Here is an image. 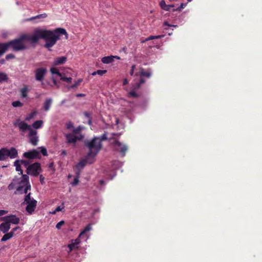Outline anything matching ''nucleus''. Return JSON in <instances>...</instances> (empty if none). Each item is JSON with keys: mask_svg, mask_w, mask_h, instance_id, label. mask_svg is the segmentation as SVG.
Listing matches in <instances>:
<instances>
[{"mask_svg": "<svg viewBox=\"0 0 262 262\" xmlns=\"http://www.w3.org/2000/svg\"><path fill=\"white\" fill-rule=\"evenodd\" d=\"M60 35H64L66 38H68V35L66 30L63 28H57L54 31L40 28L35 29L32 35L23 34L18 38H15L9 41V47L14 52L24 51L28 48V47L25 43V41H29L32 43H36L39 39H42L45 40V47L50 49L59 39Z\"/></svg>", "mask_w": 262, "mask_h": 262, "instance_id": "f257e3e1", "label": "nucleus"}, {"mask_svg": "<svg viewBox=\"0 0 262 262\" xmlns=\"http://www.w3.org/2000/svg\"><path fill=\"white\" fill-rule=\"evenodd\" d=\"M85 145L89 148V151L87 154L89 157L94 159L102 148V143H100L99 137H94L90 141L85 142Z\"/></svg>", "mask_w": 262, "mask_h": 262, "instance_id": "f03ea898", "label": "nucleus"}, {"mask_svg": "<svg viewBox=\"0 0 262 262\" xmlns=\"http://www.w3.org/2000/svg\"><path fill=\"white\" fill-rule=\"evenodd\" d=\"M37 202L31 197V193L26 194L24 198L23 204L27 205L26 210L28 213L31 214L35 210L37 206Z\"/></svg>", "mask_w": 262, "mask_h": 262, "instance_id": "7ed1b4c3", "label": "nucleus"}, {"mask_svg": "<svg viewBox=\"0 0 262 262\" xmlns=\"http://www.w3.org/2000/svg\"><path fill=\"white\" fill-rule=\"evenodd\" d=\"M41 171L40 164L38 162H35L28 166L26 172L28 174L37 177Z\"/></svg>", "mask_w": 262, "mask_h": 262, "instance_id": "20e7f679", "label": "nucleus"}, {"mask_svg": "<svg viewBox=\"0 0 262 262\" xmlns=\"http://www.w3.org/2000/svg\"><path fill=\"white\" fill-rule=\"evenodd\" d=\"M112 144L115 150L119 151L122 157L125 156L126 152L128 149L127 146L126 145L122 144L118 140L116 139L114 140Z\"/></svg>", "mask_w": 262, "mask_h": 262, "instance_id": "39448f33", "label": "nucleus"}, {"mask_svg": "<svg viewBox=\"0 0 262 262\" xmlns=\"http://www.w3.org/2000/svg\"><path fill=\"white\" fill-rule=\"evenodd\" d=\"M35 79L37 81L42 82L47 73L46 68L41 67L37 68L34 72Z\"/></svg>", "mask_w": 262, "mask_h": 262, "instance_id": "423d86ee", "label": "nucleus"}, {"mask_svg": "<svg viewBox=\"0 0 262 262\" xmlns=\"http://www.w3.org/2000/svg\"><path fill=\"white\" fill-rule=\"evenodd\" d=\"M1 221H6L8 224H13L14 225H18L20 222V219L16 216V215L11 214L9 215L1 217Z\"/></svg>", "mask_w": 262, "mask_h": 262, "instance_id": "0eeeda50", "label": "nucleus"}, {"mask_svg": "<svg viewBox=\"0 0 262 262\" xmlns=\"http://www.w3.org/2000/svg\"><path fill=\"white\" fill-rule=\"evenodd\" d=\"M13 124L15 126L18 127L22 132H26L27 130L30 132V129H33L29 125L24 121H21L19 119H17Z\"/></svg>", "mask_w": 262, "mask_h": 262, "instance_id": "6e6552de", "label": "nucleus"}, {"mask_svg": "<svg viewBox=\"0 0 262 262\" xmlns=\"http://www.w3.org/2000/svg\"><path fill=\"white\" fill-rule=\"evenodd\" d=\"M6 159L9 157L10 159H14L18 157V152L15 147H11L10 149L4 147Z\"/></svg>", "mask_w": 262, "mask_h": 262, "instance_id": "1a4fd4ad", "label": "nucleus"}, {"mask_svg": "<svg viewBox=\"0 0 262 262\" xmlns=\"http://www.w3.org/2000/svg\"><path fill=\"white\" fill-rule=\"evenodd\" d=\"M28 136L30 139V143L34 146L36 145L38 142L37 132L34 129H30V132H29Z\"/></svg>", "mask_w": 262, "mask_h": 262, "instance_id": "9d476101", "label": "nucleus"}, {"mask_svg": "<svg viewBox=\"0 0 262 262\" xmlns=\"http://www.w3.org/2000/svg\"><path fill=\"white\" fill-rule=\"evenodd\" d=\"M39 156V152L36 149L31 150L23 154V157L28 159H34Z\"/></svg>", "mask_w": 262, "mask_h": 262, "instance_id": "9b49d317", "label": "nucleus"}, {"mask_svg": "<svg viewBox=\"0 0 262 262\" xmlns=\"http://www.w3.org/2000/svg\"><path fill=\"white\" fill-rule=\"evenodd\" d=\"M94 159H92L91 157L88 158V155H86L84 159L80 160V162L76 165V167L78 169H83L86 163L92 164L94 162Z\"/></svg>", "mask_w": 262, "mask_h": 262, "instance_id": "f8f14e48", "label": "nucleus"}, {"mask_svg": "<svg viewBox=\"0 0 262 262\" xmlns=\"http://www.w3.org/2000/svg\"><path fill=\"white\" fill-rule=\"evenodd\" d=\"M67 142L69 144L75 143L77 140H80L81 138L75 136L73 134H69L66 135Z\"/></svg>", "mask_w": 262, "mask_h": 262, "instance_id": "ddd939ff", "label": "nucleus"}, {"mask_svg": "<svg viewBox=\"0 0 262 262\" xmlns=\"http://www.w3.org/2000/svg\"><path fill=\"white\" fill-rule=\"evenodd\" d=\"M3 222L0 224V232H2L3 233H6L10 229L11 225L8 224L6 221Z\"/></svg>", "mask_w": 262, "mask_h": 262, "instance_id": "4468645a", "label": "nucleus"}, {"mask_svg": "<svg viewBox=\"0 0 262 262\" xmlns=\"http://www.w3.org/2000/svg\"><path fill=\"white\" fill-rule=\"evenodd\" d=\"M67 60V58L66 56H61L55 58L53 63V65L54 66H59L64 64Z\"/></svg>", "mask_w": 262, "mask_h": 262, "instance_id": "2eb2a0df", "label": "nucleus"}, {"mask_svg": "<svg viewBox=\"0 0 262 262\" xmlns=\"http://www.w3.org/2000/svg\"><path fill=\"white\" fill-rule=\"evenodd\" d=\"M9 48V41L6 43L0 42V56L4 54Z\"/></svg>", "mask_w": 262, "mask_h": 262, "instance_id": "dca6fc26", "label": "nucleus"}, {"mask_svg": "<svg viewBox=\"0 0 262 262\" xmlns=\"http://www.w3.org/2000/svg\"><path fill=\"white\" fill-rule=\"evenodd\" d=\"M52 103V99L51 98H47L46 99L43 103V107L45 111H48L51 106Z\"/></svg>", "mask_w": 262, "mask_h": 262, "instance_id": "f3484780", "label": "nucleus"}, {"mask_svg": "<svg viewBox=\"0 0 262 262\" xmlns=\"http://www.w3.org/2000/svg\"><path fill=\"white\" fill-rule=\"evenodd\" d=\"M114 57H114V56L113 55L105 56L101 59V61L103 63L108 64L114 61Z\"/></svg>", "mask_w": 262, "mask_h": 262, "instance_id": "a211bd4d", "label": "nucleus"}, {"mask_svg": "<svg viewBox=\"0 0 262 262\" xmlns=\"http://www.w3.org/2000/svg\"><path fill=\"white\" fill-rule=\"evenodd\" d=\"M29 91V90L28 89V85H25L23 88H21L20 90L21 97L26 98L27 97V94Z\"/></svg>", "mask_w": 262, "mask_h": 262, "instance_id": "6ab92c4d", "label": "nucleus"}, {"mask_svg": "<svg viewBox=\"0 0 262 262\" xmlns=\"http://www.w3.org/2000/svg\"><path fill=\"white\" fill-rule=\"evenodd\" d=\"M4 235L1 238V242H6L10 238H11L14 235H13L12 232H7L6 233H4Z\"/></svg>", "mask_w": 262, "mask_h": 262, "instance_id": "aec40b11", "label": "nucleus"}, {"mask_svg": "<svg viewBox=\"0 0 262 262\" xmlns=\"http://www.w3.org/2000/svg\"><path fill=\"white\" fill-rule=\"evenodd\" d=\"M14 165L15 166L16 170L20 172L19 174H23V170L21 168V164L20 163L19 160H16L14 163Z\"/></svg>", "mask_w": 262, "mask_h": 262, "instance_id": "412c9836", "label": "nucleus"}, {"mask_svg": "<svg viewBox=\"0 0 262 262\" xmlns=\"http://www.w3.org/2000/svg\"><path fill=\"white\" fill-rule=\"evenodd\" d=\"M43 123V121L41 120H37L32 124V126L35 129H38L42 126Z\"/></svg>", "mask_w": 262, "mask_h": 262, "instance_id": "4be33fe9", "label": "nucleus"}, {"mask_svg": "<svg viewBox=\"0 0 262 262\" xmlns=\"http://www.w3.org/2000/svg\"><path fill=\"white\" fill-rule=\"evenodd\" d=\"M164 35H160L157 36L150 35L148 37L146 38L145 40L141 41L142 43H144L146 41H149L150 40L154 39H159L162 37H163Z\"/></svg>", "mask_w": 262, "mask_h": 262, "instance_id": "5701e85b", "label": "nucleus"}, {"mask_svg": "<svg viewBox=\"0 0 262 262\" xmlns=\"http://www.w3.org/2000/svg\"><path fill=\"white\" fill-rule=\"evenodd\" d=\"M47 17V14L46 13H42V14L36 15L35 16L32 17L30 18H28L27 19V20L31 21V20H34L36 19H38V18H45Z\"/></svg>", "mask_w": 262, "mask_h": 262, "instance_id": "b1692460", "label": "nucleus"}, {"mask_svg": "<svg viewBox=\"0 0 262 262\" xmlns=\"http://www.w3.org/2000/svg\"><path fill=\"white\" fill-rule=\"evenodd\" d=\"M151 73L150 72L145 71L143 68L140 69V76L142 77H150Z\"/></svg>", "mask_w": 262, "mask_h": 262, "instance_id": "393cba45", "label": "nucleus"}, {"mask_svg": "<svg viewBox=\"0 0 262 262\" xmlns=\"http://www.w3.org/2000/svg\"><path fill=\"white\" fill-rule=\"evenodd\" d=\"M8 79L7 74L3 72L0 73V83L7 81Z\"/></svg>", "mask_w": 262, "mask_h": 262, "instance_id": "a878e982", "label": "nucleus"}, {"mask_svg": "<svg viewBox=\"0 0 262 262\" xmlns=\"http://www.w3.org/2000/svg\"><path fill=\"white\" fill-rule=\"evenodd\" d=\"M160 6L161 8L164 10L168 11L169 9V6L167 5L164 0L160 2Z\"/></svg>", "mask_w": 262, "mask_h": 262, "instance_id": "bb28decb", "label": "nucleus"}, {"mask_svg": "<svg viewBox=\"0 0 262 262\" xmlns=\"http://www.w3.org/2000/svg\"><path fill=\"white\" fill-rule=\"evenodd\" d=\"M50 72L52 74H56L59 77H61V73L59 72L58 69L56 68L52 67L50 69Z\"/></svg>", "mask_w": 262, "mask_h": 262, "instance_id": "cd10ccee", "label": "nucleus"}, {"mask_svg": "<svg viewBox=\"0 0 262 262\" xmlns=\"http://www.w3.org/2000/svg\"><path fill=\"white\" fill-rule=\"evenodd\" d=\"M92 229L91 225L90 224H88L84 228V229L82 231L80 234L79 235L78 237L80 238L81 236L84 234L86 232L91 230Z\"/></svg>", "mask_w": 262, "mask_h": 262, "instance_id": "c85d7f7f", "label": "nucleus"}, {"mask_svg": "<svg viewBox=\"0 0 262 262\" xmlns=\"http://www.w3.org/2000/svg\"><path fill=\"white\" fill-rule=\"evenodd\" d=\"M6 156L4 151V148H2L0 149V161H4L6 160Z\"/></svg>", "mask_w": 262, "mask_h": 262, "instance_id": "c756f323", "label": "nucleus"}, {"mask_svg": "<svg viewBox=\"0 0 262 262\" xmlns=\"http://www.w3.org/2000/svg\"><path fill=\"white\" fill-rule=\"evenodd\" d=\"M106 72H107L106 70H98L97 71L94 72L92 73V75H96V74H98L99 75H102L105 74Z\"/></svg>", "mask_w": 262, "mask_h": 262, "instance_id": "7c9ffc66", "label": "nucleus"}, {"mask_svg": "<svg viewBox=\"0 0 262 262\" xmlns=\"http://www.w3.org/2000/svg\"><path fill=\"white\" fill-rule=\"evenodd\" d=\"M79 175V172L77 173V176L75 177L73 182L72 183V184L73 186H76L78 184Z\"/></svg>", "mask_w": 262, "mask_h": 262, "instance_id": "2f4dec72", "label": "nucleus"}, {"mask_svg": "<svg viewBox=\"0 0 262 262\" xmlns=\"http://www.w3.org/2000/svg\"><path fill=\"white\" fill-rule=\"evenodd\" d=\"M84 115L85 116V117H86L88 119V124L89 125H91L92 124V119H91V114L88 112H85L84 113Z\"/></svg>", "mask_w": 262, "mask_h": 262, "instance_id": "473e14b6", "label": "nucleus"}, {"mask_svg": "<svg viewBox=\"0 0 262 262\" xmlns=\"http://www.w3.org/2000/svg\"><path fill=\"white\" fill-rule=\"evenodd\" d=\"M61 80H62L63 81H66L68 83H71L72 82V78L71 77H66L65 76H62L61 74V77H60Z\"/></svg>", "mask_w": 262, "mask_h": 262, "instance_id": "72a5a7b5", "label": "nucleus"}, {"mask_svg": "<svg viewBox=\"0 0 262 262\" xmlns=\"http://www.w3.org/2000/svg\"><path fill=\"white\" fill-rule=\"evenodd\" d=\"M12 105L13 106L15 107H21L23 105V103H22L19 101H13L12 103Z\"/></svg>", "mask_w": 262, "mask_h": 262, "instance_id": "f704fd0d", "label": "nucleus"}, {"mask_svg": "<svg viewBox=\"0 0 262 262\" xmlns=\"http://www.w3.org/2000/svg\"><path fill=\"white\" fill-rule=\"evenodd\" d=\"M82 81V79H79L77 81H76L73 85H72L71 86H70V88L71 89H74L75 88H76L77 86H78L80 83Z\"/></svg>", "mask_w": 262, "mask_h": 262, "instance_id": "c9c22d12", "label": "nucleus"}, {"mask_svg": "<svg viewBox=\"0 0 262 262\" xmlns=\"http://www.w3.org/2000/svg\"><path fill=\"white\" fill-rule=\"evenodd\" d=\"M36 114V111H33L32 112H31L26 118V120H30L31 119H32V118H34V117L35 116V115Z\"/></svg>", "mask_w": 262, "mask_h": 262, "instance_id": "e433bc0d", "label": "nucleus"}, {"mask_svg": "<svg viewBox=\"0 0 262 262\" xmlns=\"http://www.w3.org/2000/svg\"><path fill=\"white\" fill-rule=\"evenodd\" d=\"M128 96L133 98H137L139 95L134 91H131L128 93Z\"/></svg>", "mask_w": 262, "mask_h": 262, "instance_id": "4c0bfd02", "label": "nucleus"}, {"mask_svg": "<svg viewBox=\"0 0 262 262\" xmlns=\"http://www.w3.org/2000/svg\"><path fill=\"white\" fill-rule=\"evenodd\" d=\"M23 183H28L29 182V176L27 174H21Z\"/></svg>", "mask_w": 262, "mask_h": 262, "instance_id": "58836bf2", "label": "nucleus"}, {"mask_svg": "<svg viewBox=\"0 0 262 262\" xmlns=\"http://www.w3.org/2000/svg\"><path fill=\"white\" fill-rule=\"evenodd\" d=\"M20 163L24 165L25 167L27 168L28 166H29V163L28 161L25 160H19Z\"/></svg>", "mask_w": 262, "mask_h": 262, "instance_id": "ea45409f", "label": "nucleus"}, {"mask_svg": "<svg viewBox=\"0 0 262 262\" xmlns=\"http://www.w3.org/2000/svg\"><path fill=\"white\" fill-rule=\"evenodd\" d=\"M40 148V152L44 156H47L48 155L47 150L46 148L44 147H41Z\"/></svg>", "mask_w": 262, "mask_h": 262, "instance_id": "a19ab883", "label": "nucleus"}, {"mask_svg": "<svg viewBox=\"0 0 262 262\" xmlns=\"http://www.w3.org/2000/svg\"><path fill=\"white\" fill-rule=\"evenodd\" d=\"M31 189V186L30 185H27L26 186H24L23 188V193H24L25 194H27L28 193V190H30Z\"/></svg>", "mask_w": 262, "mask_h": 262, "instance_id": "79ce46f5", "label": "nucleus"}, {"mask_svg": "<svg viewBox=\"0 0 262 262\" xmlns=\"http://www.w3.org/2000/svg\"><path fill=\"white\" fill-rule=\"evenodd\" d=\"M15 58V55L12 53L8 54L6 56V59L7 60H8L10 59H13Z\"/></svg>", "mask_w": 262, "mask_h": 262, "instance_id": "37998d69", "label": "nucleus"}, {"mask_svg": "<svg viewBox=\"0 0 262 262\" xmlns=\"http://www.w3.org/2000/svg\"><path fill=\"white\" fill-rule=\"evenodd\" d=\"M64 224V221H61L59 222H58L56 225V228L58 229H60L61 228V227Z\"/></svg>", "mask_w": 262, "mask_h": 262, "instance_id": "c03bdc74", "label": "nucleus"}, {"mask_svg": "<svg viewBox=\"0 0 262 262\" xmlns=\"http://www.w3.org/2000/svg\"><path fill=\"white\" fill-rule=\"evenodd\" d=\"M99 138L100 141V143H101L102 141L106 140L107 139L106 134H103Z\"/></svg>", "mask_w": 262, "mask_h": 262, "instance_id": "a18cd8bd", "label": "nucleus"}, {"mask_svg": "<svg viewBox=\"0 0 262 262\" xmlns=\"http://www.w3.org/2000/svg\"><path fill=\"white\" fill-rule=\"evenodd\" d=\"M23 188H24V186H19L16 189V191L15 192V193L16 194L17 192L18 193H23Z\"/></svg>", "mask_w": 262, "mask_h": 262, "instance_id": "49530a36", "label": "nucleus"}, {"mask_svg": "<svg viewBox=\"0 0 262 262\" xmlns=\"http://www.w3.org/2000/svg\"><path fill=\"white\" fill-rule=\"evenodd\" d=\"M136 68V65L135 64H133L132 67H131V69L130 70V72H129V74L131 76H133V74H134V70Z\"/></svg>", "mask_w": 262, "mask_h": 262, "instance_id": "de8ad7c7", "label": "nucleus"}, {"mask_svg": "<svg viewBox=\"0 0 262 262\" xmlns=\"http://www.w3.org/2000/svg\"><path fill=\"white\" fill-rule=\"evenodd\" d=\"M20 228L19 227L17 226V227H15L13 228L12 229V230H11L10 232H12L13 233V235H14L15 234V232L16 231L19 229Z\"/></svg>", "mask_w": 262, "mask_h": 262, "instance_id": "09e8293b", "label": "nucleus"}, {"mask_svg": "<svg viewBox=\"0 0 262 262\" xmlns=\"http://www.w3.org/2000/svg\"><path fill=\"white\" fill-rule=\"evenodd\" d=\"M8 212V210H0V216H2Z\"/></svg>", "mask_w": 262, "mask_h": 262, "instance_id": "8fccbe9b", "label": "nucleus"}, {"mask_svg": "<svg viewBox=\"0 0 262 262\" xmlns=\"http://www.w3.org/2000/svg\"><path fill=\"white\" fill-rule=\"evenodd\" d=\"M144 82H145V80L143 79H142V78L140 79L139 83H138L136 84L137 88H139L140 86V85Z\"/></svg>", "mask_w": 262, "mask_h": 262, "instance_id": "3c124183", "label": "nucleus"}, {"mask_svg": "<svg viewBox=\"0 0 262 262\" xmlns=\"http://www.w3.org/2000/svg\"><path fill=\"white\" fill-rule=\"evenodd\" d=\"M63 207H61L60 206H58L56 209L55 211L53 212V213H55L56 212H59L62 211V209H63Z\"/></svg>", "mask_w": 262, "mask_h": 262, "instance_id": "603ef678", "label": "nucleus"}, {"mask_svg": "<svg viewBox=\"0 0 262 262\" xmlns=\"http://www.w3.org/2000/svg\"><path fill=\"white\" fill-rule=\"evenodd\" d=\"M80 131H81V128L80 127H78V128L75 129L73 130V132L75 134H78L80 132Z\"/></svg>", "mask_w": 262, "mask_h": 262, "instance_id": "864d4df0", "label": "nucleus"}, {"mask_svg": "<svg viewBox=\"0 0 262 262\" xmlns=\"http://www.w3.org/2000/svg\"><path fill=\"white\" fill-rule=\"evenodd\" d=\"M164 26H168V27H177V25H171L169 24L167 21H164Z\"/></svg>", "mask_w": 262, "mask_h": 262, "instance_id": "5fc2aeb1", "label": "nucleus"}, {"mask_svg": "<svg viewBox=\"0 0 262 262\" xmlns=\"http://www.w3.org/2000/svg\"><path fill=\"white\" fill-rule=\"evenodd\" d=\"M52 81H53V85H55V86H57L58 87V84H57V82L56 80V79H55V78L53 77L52 78Z\"/></svg>", "mask_w": 262, "mask_h": 262, "instance_id": "6e6d98bb", "label": "nucleus"}, {"mask_svg": "<svg viewBox=\"0 0 262 262\" xmlns=\"http://www.w3.org/2000/svg\"><path fill=\"white\" fill-rule=\"evenodd\" d=\"M13 188H14V185L12 183L10 184L8 186V188L9 190H12L13 189Z\"/></svg>", "mask_w": 262, "mask_h": 262, "instance_id": "4d7b16f0", "label": "nucleus"}, {"mask_svg": "<svg viewBox=\"0 0 262 262\" xmlns=\"http://www.w3.org/2000/svg\"><path fill=\"white\" fill-rule=\"evenodd\" d=\"M128 83V80H127L126 78H125V79L123 80V85H126Z\"/></svg>", "mask_w": 262, "mask_h": 262, "instance_id": "13d9d810", "label": "nucleus"}, {"mask_svg": "<svg viewBox=\"0 0 262 262\" xmlns=\"http://www.w3.org/2000/svg\"><path fill=\"white\" fill-rule=\"evenodd\" d=\"M67 155V151L65 150H63L61 151V155L62 156H66Z\"/></svg>", "mask_w": 262, "mask_h": 262, "instance_id": "bf43d9fd", "label": "nucleus"}, {"mask_svg": "<svg viewBox=\"0 0 262 262\" xmlns=\"http://www.w3.org/2000/svg\"><path fill=\"white\" fill-rule=\"evenodd\" d=\"M84 96H85V95L83 94H76V97H83Z\"/></svg>", "mask_w": 262, "mask_h": 262, "instance_id": "052dcab7", "label": "nucleus"}, {"mask_svg": "<svg viewBox=\"0 0 262 262\" xmlns=\"http://www.w3.org/2000/svg\"><path fill=\"white\" fill-rule=\"evenodd\" d=\"M40 182H41V183H42V181H43V180H44V178L42 177V175H41V176H40Z\"/></svg>", "mask_w": 262, "mask_h": 262, "instance_id": "680f3d73", "label": "nucleus"}, {"mask_svg": "<svg viewBox=\"0 0 262 262\" xmlns=\"http://www.w3.org/2000/svg\"><path fill=\"white\" fill-rule=\"evenodd\" d=\"M114 58H116L117 59H120V57L119 56H114Z\"/></svg>", "mask_w": 262, "mask_h": 262, "instance_id": "e2e57ef3", "label": "nucleus"}, {"mask_svg": "<svg viewBox=\"0 0 262 262\" xmlns=\"http://www.w3.org/2000/svg\"><path fill=\"white\" fill-rule=\"evenodd\" d=\"M185 5H186V4L184 5V4H181V8H184V6H185Z\"/></svg>", "mask_w": 262, "mask_h": 262, "instance_id": "0e129e2a", "label": "nucleus"}, {"mask_svg": "<svg viewBox=\"0 0 262 262\" xmlns=\"http://www.w3.org/2000/svg\"><path fill=\"white\" fill-rule=\"evenodd\" d=\"M104 181H103V180H100V183L101 184H104Z\"/></svg>", "mask_w": 262, "mask_h": 262, "instance_id": "69168bd1", "label": "nucleus"}, {"mask_svg": "<svg viewBox=\"0 0 262 262\" xmlns=\"http://www.w3.org/2000/svg\"><path fill=\"white\" fill-rule=\"evenodd\" d=\"M1 63L3 64L4 63V60H1L0 61Z\"/></svg>", "mask_w": 262, "mask_h": 262, "instance_id": "338daca9", "label": "nucleus"}, {"mask_svg": "<svg viewBox=\"0 0 262 262\" xmlns=\"http://www.w3.org/2000/svg\"><path fill=\"white\" fill-rule=\"evenodd\" d=\"M41 85H42V88H45V87H44V83L42 82L41 83Z\"/></svg>", "mask_w": 262, "mask_h": 262, "instance_id": "774afa93", "label": "nucleus"}]
</instances>
